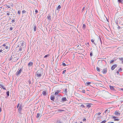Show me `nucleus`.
I'll return each instance as SVG.
<instances>
[{
    "mask_svg": "<svg viewBox=\"0 0 123 123\" xmlns=\"http://www.w3.org/2000/svg\"><path fill=\"white\" fill-rule=\"evenodd\" d=\"M2 51H3L2 49H1H1L0 50V52H2V53H3Z\"/></svg>",
    "mask_w": 123,
    "mask_h": 123,
    "instance_id": "nucleus-51",
    "label": "nucleus"
},
{
    "mask_svg": "<svg viewBox=\"0 0 123 123\" xmlns=\"http://www.w3.org/2000/svg\"><path fill=\"white\" fill-rule=\"evenodd\" d=\"M106 120H104L100 122V123H105L106 122Z\"/></svg>",
    "mask_w": 123,
    "mask_h": 123,
    "instance_id": "nucleus-25",
    "label": "nucleus"
},
{
    "mask_svg": "<svg viewBox=\"0 0 123 123\" xmlns=\"http://www.w3.org/2000/svg\"><path fill=\"white\" fill-rule=\"evenodd\" d=\"M119 119L118 118H116L114 119V120L115 121H118L119 120Z\"/></svg>",
    "mask_w": 123,
    "mask_h": 123,
    "instance_id": "nucleus-33",
    "label": "nucleus"
},
{
    "mask_svg": "<svg viewBox=\"0 0 123 123\" xmlns=\"http://www.w3.org/2000/svg\"><path fill=\"white\" fill-rule=\"evenodd\" d=\"M64 92L65 94H66L67 92V89L66 88L64 89Z\"/></svg>",
    "mask_w": 123,
    "mask_h": 123,
    "instance_id": "nucleus-20",
    "label": "nucleus"
},
{
    "mask_svg": "<svg viewBox=\"0 0 123 123\" xmlns=\"http://www.w3.org/2000/svg\"><path fill=\"white\" fill-rule=\"evenodd\" d=\"M15 19H13V20L12 21V23H14V22H15Z\"/></svg>",
    "mask_w": 123,
    "mask_h": 123,
    "instance_id": "nucleus-41",
    "label": "nucleus"
},
{
    "mask_svg": "<svg viewBox=\"0 0 123 123\" xmlns=\"http://www.w3.org/2000/svg\"><path fill=\"white\" fill-rule=\"evenodd\" d=\"M33 65V63L32 62H30L28 64V66L29 67H30L32 66Z\"/></svg>",
    "mask_w": 123,
    "mask_h": 123,
    "instance_id": "nucleus-8",
    "label": "nucleus"
},
{
    "mask_svg": "<svg viewBox=\"0 0 123 123\" xmlns=\"http://www.w3.org/2000/svg\"><path fill=\"white\" fill-rule=\"evenodd\" d=\"M85 7H83V8L82 9V12H83L84 10L85 9Z\"/></svg>",
    "mask_w": 123,
    "mask_h": 123,
    "instance_id": "nucleus-50",
    "label": "nucleus"
},
{
    "mask_svg": "<svg viewBox=\"0 0 123 123\" xmlns=\"http://www.w3.org/2000/svg\"><path fill=\"white\" fill-rule=\"evenodd\" d=\"M12 29H13V28H12V27H11L10 28V30L11 31H12Z\"/></svg>",
    "mask_w": 123,
    "mask_h": 123,
    "instance_id": "nucleus-55",
    "label": "nucleus"
},
{
    "mask_svg": "<svg viewBox=\"0 0 123 123\" xmlns=\"http://www.w3.org/2000/svg\"><path fill=\"white\" fill-rule=\"evenodd\" d=\"M61 100H62V102H63L67 100V99L66 97H64L62 98Z\"/></svg>",
    "mask_w": 123,
    "mask_h": 123,
    "instance_id": "nucleus-9",
    "label": "nucleus"
},
{
    "mask_svg": "<svg viewBox=\"0 0 123 123\" xmlns=\"http://www.w3.org/2000/svg\"><path fill=\"white\" fill-rule=\"evenodd\" d=\"M26 12L25 11H22V13L23 14L25 13Z\"/></svg>",
    "mask_w": 123,
    "mask_h": 123,
    "instance_id": "nucleus-44",
    "label": "nucleus"
},
{
    "mask_svg": "<svg viewBox=\"0 0 123 123\" xmlns=\"http://www.w3.org/2000/svg\"><path fill=\"white\" fill-rule=\"evenodd\" d=\"M86 83L88 85H89L91 83L90 82H86Z\"/></svg>",
    "mask_w": 123,
    "mask_h": 123,
    "instance_id": "nucleus-30",
    "label": "nucleus"
},
{
    "mask_svg": "<svg viewBox=\"0 0 123 123\" xmlns=\"http://www.w3.org/2000/svg\"><path fill=\"white\" fill-rule=\"evenodd\" d=\"M5 6H6V8L7 7L8 8H10V6H8V5H6H6Z\"/></svg>",
    "mask_w": 123,
    "mask_h": 123,
    "instance_id": "nucleus-31",
    "label": "nucleus"
},
{
    "mask_svg": "<svg viewBox=\"0 0 123 123\" xmlns=\"http://www.w3.org/2000/svg\"><path fill=\"white\" fill-rule=\"evenodd\" d=\"M21 105H20V106H19V107L18 110L19 111V113L21 114V110H22V108H21Z\"/></svg>",
    "mask_w": 123,
    "mask_h": 123,
    "instance_id": "nucleus-4",
    "label": "nucleus"
},
{
    "mask_svg": "<svg viewBox=\"0 0 123 123\" xmlns=\"http://www.w3.org/2000/svg\"><path fill=\"white\" fill-rule=\"evenodd\" d=\"M101 117V116H100V117H97V119H100V118Z\"/></svg>",
    "mask_w": 123,
    "mask_h": 123,
    "instance_id": "nucleus-49",
    "label": "nucleus"
},
{
    "mask_svg": "<svg viewBox=\"0 0 123 123\" xmlns=\"http://www.w3.org/2000/svg\"><path fill=\"white\" fill-rule=\"evenodd\" d=\"M6 43L4 44L3 45H2L1 47L3 46V47H5L6 46Z\"/></svg>",
    "mask_w": 123,
    "mask_h": 123,
    "instance_id": "nucleus-39",
    "label": "nucleus"
},
{
    "mask_svg": "<svg viewBox=\"0 0 123 123\" xmlns=\"http://www.w3.org/2000/svg\"><path fill=\"white\" fill-rule=\"evenodd\" d=\"M36 29V26H35L34 27V30L35 31Z\"/></svg>",
    "mask_w": 123,
    "mask_h": 123,
    "instance_id": "nucleus-52",
    "label": "nucleus"
},
{
    "mask_svg": "<svg viewBox=\"0 0 123 123\" xmlns=\"http://www.w3.org/2000/svg\"><path fill=\"white\" fill-rule=\"evenodd\" d=\"M57 111H58L59 112H61V111H64V110H60V109H59V110H58Z\"/></svg>",
    "mask_w": 123,
    "mask_h": 123,
    "instance_id": "nucleus-38",
    "label": "nucleus"
},
{
    "mask_svg": "<svg viewBox=\"0 0 123 123\" xmlns=\"http://www.w3.org/2000/svg\"><path fill=\"white\" fill-rule=\"evenodd\" d=\"M18 59V58H17V57H15L13 58V62L16 61Z\"/></svg>",
    "mask_w": 123,
    "mask_h": 123,
    "instance_id": "nucleus-13",
    "label": "nucleus"
},
{
    "mask_svg": "<svg viewBox=\"0 0 123 123\" xmlns=\"http://www.w3.org/2000/svg\"><path fill=\"white\" fill-rule=\"evenodd\" d=\"M80 106L81 107H82L83 108H84L85 107V106H84V105H81Z\"/></svg>",
    "mask_w": 123,
    "mask_h": 123,
    "instance_id": "nucleus-53",
    "label": "nucleus"
},
{
    "mask_svg": "<svg viewBox=\"0 0 123 123\" xmlns=\"http://www.w3.org/2000/svg\"><path fill=\"white\" fill-rule=\"evenodd\" d=\"M81 92H82L83 93H85V90H83Z\"/></svg>",
    "mask_w": 123,
    "mask_h": 123,
    "instance_id": "nucleus-48",
    "label": "nucleus"
},
{
    "mask_svg": "<svg viewBox=\"0 0 123 123\" xmlns=\"http://www.w3.org/2000/svg\"><path fill=\"white\" fill-rule=\"evenodd\" d=\"M0 87L6 90V89L5 88V87H4L2 84H0Z\"/></svg>",
    "mask_w": 123,
    "mask_h": 123,
    "instance_id": "nucleus-15",
    "label": "nucleus"
},
{
    "mask_svg": "<svg viewBox=\"0 0 123 123\" xmlns=\"http://www.w3.org/2000/svg\"><path fill=\"white\" fill-rule=\"evenodd\" d=\"M92 42L93 43L94 45H96V44L94 42V40L93 39H92L91 40Z\"/></svg>",
    "mask_w": 123,
    "mask_h": 123,
    "instance_id": "nucleus-17",
    "label": "nucleus"
},
{
    "mask_svg": "<svg viewBox=\"0 0 123 123\" xmlns=\"http://www.w3.org/2000/svg\"><path fill=\"white\" fill-rule=\"evenodd\" d=\"M21 13V11L20 10H18V12L17 13L18 14H20Z\"/></svg>",
    "mask_w": 123,
    "mask_h": 123,
    "instance_id": "nucleus-29",
    "label": "nucleus"
},
{
    "mask_svg": "<svg viewBox=\"0 0 123 123\" xmlns=\"http://www.w3.org/2000/svg\"><path fill=\"white\" fill-rule=\"evenodd\" d=\"M115 61L114 60H112L110 62V63H113V62H114Z\"/></svg>",
    "mask_w": 123,
    "mask_h": 123,
    "instance_id": "nucleus-27",
    "label": "nucleus"
},
{
    "mask_svg": "<svg viewBox=\"0 0 123 123\" xmlns=\"http://www.w3.org/2000/svg\"><path fill=\"white\" fill-rule=\"evenodd\" d=\"M4 47V48L5 49H8V46H6Z\"/></svg>",
    "mask_w": 123,
    "mask_h": 123,
    "instance_id": "nucleus-46",
    "label": "nucleus"
},
{
    "mask_svg": "<svg viewBox=\"0 0 123 123\" xmlns=\"http://www.w3.org/2000/svg\"><path fill=\"white\" fill-rule=\"evenodd\" d=\"M117 66V65L116 64H115L112 66L111 67V69L112 70H113Z\"/></svg>",
    "mask_w": 123,
    "mask_h": 123,
    "instance_id": "nucleus-5",
    "label": "nucleus"
},
{
    "mask_svg": "<svg viewBox=\"0 0 123 123\" xmlns=\"http://www.w3.org/2000/svg\"><path fill=\"white\" fill-rule=\"evenodd\" d=\"M92 104H89V103H87L86 104V107H88V108H89L90 107H91V105H92Z\"/></svg>",
    "mask_w": 123,
    "mask_h": 123,
    "instance_id": "nucleus-11",
    "label": "nucleus"
},
{
    "mask_svg": "<svg viewBox=\"0 0 123 123\" xmlns=\"http://www.w3.org/2000/svg\"><path fill=\"white\" fill-rule=\"evenodd\" d=\"M96 69L99 72L100 71V69L98 67H97Z\"/></svg>",
    "mask_w": 123,
    "mask_h": 123,
    "instance_id": "nucleus-23",
    "label": "nucleus"
},
{
    "mask_svg": "<svg viewBox=\"0 0 123 123\" xmlns=\"http://www.w3.org/2000/svg\"><path fill=\"white\" fill-rule=\"evenodd\" d=\"M107 112V111H106V110L103 113V114H105Z\"/></svg>",
    "mask_w": 123,
    "mask_h": 123,
    "instance_id": "nucleus-57",
    "label": "nucleus"
},
{
    "mask_svg": "<svg viewBox=\"0 0 123 123\" xmlns=\"http://www.w3.org/2000/svg\"><path fill=\"white\" fill-rule=\"evenodd\" d=\"M10 10L9 11H8L6 12H9V13H12V11L13 10V9L12 8H10Z\"/></svg>",
    "mask_w": 123,
    "mask_h": 123,
    "instance_id": "nucleus-12",
    "label": "nucleus"
},
{
    "mask_svg": "<svg viewBox=\"0 0 123 123\" xmlns=\"http://www.w3.org/2000/svg\"><path fill=\"white\" fill-rule=\"evenodd\" d=\"M117 74H119V71H117Z\"/></svg>",
    "mask_w": 123,
    "mask_h": 123,
    "instance_id": "nucleus-62",
    "label": "nucleus"
},
{
    "mask_svg": "<svg viewBox=\"0 0 123 123\" xmlns=\"http://www.w3.org/2000/svg\"><path fill=\"white\" fill-rule=\"evenodd\" d=\"M6 93L7 96H9V91H7L6 92Z\"/></svg>",
    "mask_w": 123,
    "mask_h": 123,
    "instance_id": "nucleus-28",
    "label": "nucleus"
},
{
    "mask_svg": "<svg viewBox=\"0 0 123 123\" xmlns=\"http://www.w3.org/2000/svg\"><path fill=\"white\" fill-rule=\"evenodd\" d=\"M115 115L117 116H120V113L117 111H115Z\"/></svg>",
    "mask_w": 123,
    "mask_h": 123,
    "instance_id": "nucleus-10",
    "label": "nucleus"
},
{
    "mask_svg": "<svg viewBox=\"0 0 123 123\" xmlns=\"http://www.w3.org/2000/svg\"><path fill=\"white\" fill-rule=\"evenodd\" d=\"M1 48L2 49L3 51V52L4 53L7 52L8 51V50H6L5 48H4V47H3V46L1 47Z\"/></svg>",
    "mask_w": 123,
    "mask_h": 123,
    "instance_id": "nucleus-3",
    "label": "nucleus"
},
{
    "mask_svg": "<svg viewBox=\"0 0 123 123\" xmlns=\"http://www.w3.org/2000/svg\"><path fill=\"white\" fill-rule=\"evenodd\" d=\"M35 12H36V13H37L38 12V11L37 10H36L35 11Z\"/></svg>",
    "mask_w": 123,
    "mask_h": 123,
    "instance_id": "nucleus-58",
    "label": "nucleus"
},
{
    "mask_svg": "<svg viewBox=\"0 0 123 123\" xmlns=\"http://www.w3.org/2000/svg\"><path fill=\"white\" fill-rule=\"evenodd\" d=\"M23 68H21L19 70H18L16 72V74L17 76H18L21 73L23 70Z\"/></svg>",
    "mask_w": 123,
    "mask_h": 123,
    "instance_id": "nucleus-2",
    "label": "nucleus"
},
{
    "mask_svg": "<svg viewBox=\"0 0 123 123\" xmlns=\"http://www.w3.org/2000/svg\"><path fill=\"white\" fill-rule=\"evenodd\" d=\"M62 65L63 66H66V64L64 63H62Z\"/></svg>",
    "mask_w": 123,
    "mask_h": 123,
    "instance_id": "nucleus-40",
    "label": "nucleus"
},
{
    "mask_svg": "<svg viewBox=\"0 0 123 123\" xmlns=\"http://www.w3.org/2000/svg\"><path fill=\"white\" fill-rule=\"evenodd\" d=\"M114 123L113 122H109L108 123Z\"/></svg>",
    "mask_w": 123,
    "mask_h": 123,
    "instance_id": "nucleus-64",
    "label": "nucleus"
},
{
    "mask_svg": "<svg viewBox=\"0 0 123 123\" xmlns=\"http://www.w3.org/2000/svg\"><path fill=\"white\" fill-rule=\"evenodd\" d=\"M56 123H61V122L60 121H58Z\"/></svg>",
    "mask_w": 123,
    "mask_h": 123,
    "instance_id": "nucleus-63",
    "label": "nucleus"
},
{
    "mask_svg": "<svg viewBox=\"0 0 123 123\" xmlns=\"http://www.w3.org/2000/svg\"><path fill=\"white\" fill-rule=\"evenodd\" d=\"M86 27V25L84 24L83 26V28H84V29H85V28Z\"/></svg>",
    "mask_w": 123,
    "mask_h": 123,
    "instance_id": "nucleus-36",
    "label": "nucleus"
},
{
    "mask_svg": "<svg viewBox=\"0 0 123 123\" xmlns=\"http://www.w3.org/2000/svg\"><path fill=\"white\" fill-rule=\"evenodd\" d=\"M61 6H60V5H59L58 6L57 8V10H59V9H60L61 8Z\"/></svg>",
    "mask_w": 123,
    "mask_h": 123,
    "instance_id": "nucleus-21",
    "label": "nucleus"
},
{
    "mask_svg": "<svg viewBox=\"0 0 123 123\" xmlns=\"http://www.w3.org/2000/svg\"><path fill=\"white\" fill-rule=\"evenodd\" d=\"M42 94L44 95H46V91H43V92Z\"/></svg>",
    "mask_w": 123,
    "mask_h": 123,
    "instance_id": "nucleus-18",
    "label": "nucleus"
},
{
    "mask_svg": "<svg viewBox=\"0 0 123 123\" xmlns=\"http://www.w3.org/2000/svg\"><path fill=\"white\" fill-rule=\"evenodd\" d=\"M93 52L92 51H91L90 53V55L91 56H92L93 54H92Z\"/></svg>",
    "mask_w": 123,
    "mask_h": 123,
    "instance_id": "nucleus-35",
    "label": "nucleus"
},
{
    "mask_svg": "<svg viewBox=\"0 0 123 123\" xmlns=\"http://www.w3.org/2000/svg\"><path fill=\"white\" fill-rule=\"evenodd\" d=\"M13 58V55H12L10 58L9 59V60L10 61H11L12 60Z\"/></svg>",
    "mask_w": 123,
    "mask_h": 123,
    "instance_id": "nucleus-24",
    "label": "nucleus"
},
{
    "mask_svg": "<svg viewBox=\"0 0 123 123\" xmlns=\"http://www.w3.org/2000/svg\"><path fill=\"white\" fill-rule=\"evenodd\" d=\"M55 98V97L54 96H52L51 97V99L53 101H54Z\"/></svg>",
    "mask_w": 123,
    "mask_h": 123,
    "instance_id": "nucleus-14",
    "label": "nucleus"
},
{
    "mask_svg": "<svg viewBox=\"0 0 123 123\" xmlns=\"http://www.w3.org/2000/svg\"><path fill=\"white\" fill-rule=\"evenodd\" d=\"M86 118H84L83 120V121H86Z\"/></svg>",
    "mask_w": 123,
    "mask_h": 123,
    "instance_id": "nucleus-56",
    "label": "nucleus"
},
{
    "mask_svg": "<svg viewBox=\"0 0 123 123\" xmlns=\"http://www.w3.org/2000/svg\"><path fill=\"white\" fill-rule=\"evenodd\" d=\"M107 72V68H104L103 69V70L102 71L103 73L104 74H106Z\"/></svg>",
    "mask_w": 123,
    "mask_h": 123,
    "instance_id": "nucleus-6",
    "label": "nucleus"
},
{
    "mask_svg": "<svg viewBox=\"0 0 123 123\" xmlns=\"http://www.w3.org/2000/svg\"><path fill=\"white\" fill-rule=\"evenodd\" d=\"M109 87H110V89L112 91H114L115 90L114 87H115L113 86H109Z\"/></svg>",
    "mask_w": 123,
    "mask_h": 123,
    "instance_id": "nucleus-7",
    "label": "nucleus"
},
{
    "mask_svg": "<svg viewBox=\"0 0 123 123\" xmlns=\"http://www.w3.org/2000/svg\"><path fill=\"white\" fill-rule=\"evenodd\" d=\"M60 90H58L56 91L55 93V95H57L59 93H60Z\"/></svg>",
    "mask_w": 123,
    "mask_h": 123,
    "instance_id": "nucleus-16",
    "label": "nucleus"
},
{
    "mask_svg": "<svg viewBox=\"0 0 123 123\" xmlns=\"http://www.w3.org/2000/svg\"><path fill=\"white\" fill-rule=\"evenodd\" d=\"M66 71V70H64L63 71L62 74H64V73Z\"/></svg>",
    "mask_w": 123,
    "mask_h": 123,
    "instance_id": "nucleus-42",
    "label": "nucleus"
},
{
    "mask_svg": "<svg viewBox=\"0 0 123 123\" xmlns=\"http://www.w3.org/2000/svg\"><path fill=\"white\" fill-rule=\"evenodd\" d=\"M48 56V55H46L44 57V58H46Z\"/></svg>",
    "mask_w": 123,
    "mask_h": 123,
    "instance_id": "nucleus-47",
    "label": "nucleus"
},
{
    "mask_svg": "<svg viewBox=\"0 0 123 123\" xmlns=\"http://www.w3.org/2000/svg\"><path fill=\"white\" fill-rule=\"evenodd\" d=\"M101 113L100 112H99L98 113H96L95 114V116H97V115H100L101 114Z\"/></svg>",
    "mask_w": 123,
    "mask_h": 123,
    "instance_id": "nucleus-34",
    "label": "nucleus"
},
{
    "mask_svg": "<svg viewBox=\"0 0 123 123\" xmlns=\"http://www.w3.org/2000/svg\"><path fill=\"white\" fill-rule=\"evenodd\" d=\"M106 111H107V113L108 114L109 112H110V111L108 110H106Z\"/></svg>",
    "mask_w": 123,
    "mask_h": 123,
    "instance_id": "nucleus-54",
    "label": "nucleus"
},
{
    "mask_svg": "<svg viewBox=\"0 0 123 123\" xmlns=\"http://www.w3.org/2000/svg\"><path fill=\"white\" fill-rule=\"evenodd\" d=\"M122 70V69L121 68H119L118 70V71L119 72L121 71Z\"/></svg>",
    "mask_w": 123,
    "mask_h": 123,
    "instance_id": "nucleus-43",
    "label": "nucleus"
},
{
    "mask_svg": "<svg viewBox=\"0 0 123 123\" xmlns=\"http://www.w3.org/2000/svg\"><path fill=\"white\" fill-rule=\"evenodd\" d=\"M101 37L102 38V37H99V40L100 42L101 43V44L102 43V42L101 40Z\"/></svg>",
    "mask_w": 123,
    "mask_h": 123,
    "instance_id": "nucleus-22",
    "label": "nucleus"
},
{
    "mask_svg": "<svg viewBox=\"0 0 123 123\" xmlns=\"http://www.w3.org/2000/svg\"><path fill=\"white\" fill-rule=\"evenodd\" d=\"M118 1L119 3H122L123 0H118Z\"/></svg>",
    "mask_w": 123,
    "mask_h": 123,
    "instance_id": "nucleus-26",
    "label": "nucleus"
},
{
    "mask_svg": "<svg viewBox=\"0 0 123 123\" xmlns=\"http://www.w3.org/2000/svg\"><path fill=\"white\" fill-rule=\"evenodd\" d=\"M47 18L48 19L50 20L51 19V18L50 15H48L47 17Z\"/></svg>",
    "mask_w": 123,
    "mask_h": 123,
    "instance_id": "nucleus-19",
    "label": "nucleus"
},
{
    "mask_svg": "<svg viewBox=\"0 0 123 123\" xmlns=\"http://www.w3.org/2000/svg\"><path fill=\"white\" fill-rule=\"evenodd\" d=\"M40 115L39 113H37V116H36V117L38 118Z\"/></svg>",
    "mask_w": 123,
    "mask_h": 123,
    "instance_id": "nucleus-32",
    "label": "nucleus"
},
{
    "mask_svg": "<svg viewBox=\"0 0 123 123\" xmlns=\"http://www.w3.org/2000/svg\"><path fill=\"white\" fill-rule=\"evenodd\" d=\"M119 59L121 60H123V58H119Z\"/></svg>",
    "mask_w": 123,
    "mask_h": 123,
    "instance_id": "nucleus-45",
    "label": "nucleus"
},
{
    "mask_svg": "<svg viewBox=\"0 0 123 123\" xmlns=\"http://www.w3.org/2000/svg\"><path fill=\"white\" fill-rule=\"evenodd\" d=\"M43 70L42 68L39 69L37 71L36 74H37L38 77H40L43 74Z\"/></svg>",
    "mask_w": 123,
    "mask_h": 123,
    "instance_id": "nucleus-1",
    "label": "nucleus"
},
{
    "mask_svg": "<svg viewBox=\"0 0 123 123\" xmlns=\"http://www.w3.org/2000/svg\"><path fill=\"white\" fill-rule=\"evenodd\" d=\"M10 5L11 6H12V7H13V4H12L11 5Z\"/></svg>",
    "mask_w": 123,
    "mask_h": 123,
    "instance_id": "nucleus-61",
    "label": "nucleus"
},
{
    "mask_svg": "<svg viewBox=\"0 0 123 123\" xmlns=\"http://www.w3.org/2000/svg\"><path fill=\"white\" fill-rule=\"evenodd\" d=\"M111 117L113 119H115L116 118V117L115 116H113V115H112V116Z\"/></svg>",
    "mask_w": 123,
    "mask_h": 123,
    "instance_id": "nucleus-37",
    "label": "nucleus"
},
{
    "mask_svg": "<svg viewBox=\"0 0 123 123\" xmlns=\"http://www.w3.org/2000/svg\"><path fill=\"white\" fill-rule=\"evenodd\" d=\"M10 13H9V12H7V13L6 14V15H10Z\"/></svg>",
    "mask_w": 123,
    "mask_h": 123,
    "instance_id": "nucleus-59",
    "label": "nucleus"
},
{
    "mask_svg": "<svg viewBox=\"0 0 123 123\" xmlns=\"http://www.w3.org/2000/svg\"><path fill=\"white\" fill-rule=\"evenodd\" d=\"M22 49L21 48H20L19 49V51H21V50H22Z\"/></svg>",
    "mask_w": 123,
    "mask_h": 123,
    "instance_id": "nucleus-60",
    "label": "nucleus"
}]
</instances>
